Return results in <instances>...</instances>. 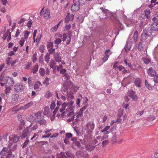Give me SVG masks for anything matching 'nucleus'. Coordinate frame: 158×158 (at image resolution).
<instances>
[{
	"instance_id": "obj_14",
	"label": "nucleus",
	"mask_w": 158,
	"mask_h": 158,
	"mask_svg": "<svg viewBox=\"0 0 158 158\" xmlns=\"http://www.w3.org/2000/svg\"><path fill=\"white\" fill-rule=\"evenodd\" d=\"M149 36H148L147 35L143 33L141 35V40L143 42H146L148 44L150 42V38Z\"/></svg>"
},
{
	"instance_id": "obj_16",
	"label": "nucleus",
	"mask_w": 158,
	"mask_h": 158,
	"mask_svg": "<svg viewBox=\"0 0 158 158\" xmlns=\"http://www.w3.org/2000/svg\"><path fill=\"white\" fill-rule=\"evenodd\" d=\"M148 75L152 77H154L156 74V71L152 68L150 67L148 70Z\"/></svg>"
},
{
	"instance_id": "obj_10",
	"label": "nucleus",
	"mask_w": 158,
	"mask_h": 158,
	"mask_svg": "<svg viewBox=\"0 0 158 158\" xmlns=\"http://www.w3.org/2000/svg\"><path fill=\"white\" fill-rule=\"evenodd\" d=\"M4 80L8 84L9 86H12L14 84L15 81L13 79L9 76H6L4 77Z\"/></svg>"
},
{
	"instance_id": "obj_13",
	"label": "nucleus",
	"mask_w": 158,
	"mask_h": 158,
	"mask_svg": "<svg viewBox=\"0 0 158 158\" xmlns=\"http://www.w3.org/2000/svg\"><path fill=\"white\" fill-rule=\"evenodd\" d=\"M135 94V92L132 90H130L128 91V95L131 97L133 100L135 101L138 99V98Z\"/></svg>"
},
{
	"instance_id": "obj_25",
	"label": "nucleus",
	"mask_w": 158,
	"mask_h": 158,
	"mask_svg": "<svg viewBox=\"0 0 158 158\" xmlns=\"http://www.w3.org/2000/svg\"><path fill=\"white\" fill-rule=\"evenodd\" d=\"M151 29L154 31H158V23L155 22L151 25Z\"/></svg>"
},
{
	"instance_id": "obj_33",
	"label": "nucleus",
	"mask_w": 158,
	"mask_h": 158,
	"mask_svg": "<svg viewBox=\"0 0 158 158\" xmlns=\"http://www.w3.org/2000/svg\"><path fill=\"white\" fill-rule=\"evenodd\" d=\"M38 67L39 65L38 64H36L33 66L32 69V73H33L35 74L38 71Z\"/></svg>"
},
{
	"instance_id": "obj_40",
	"label": "nucleus",
	"mask_w": 158,
	"mask_h": 158,
	"mask_svg": "<svg viewBox=\"0 0 158 158\" xmlns=\"http://www.w3.org/2000/svg\"><path fill=\"white\" fill-rule=\"evenodd\" d=\"M145 85L146 87L149 90H151L152 89V86L151 85L148 83V81L145 80Z\"/></svg>"
},
{
	"instance_id": "obj_46",
	"label": "nucleus",
	"mask_w": 158,
	"mask_h": 158,
	"mask_svg": "<svg viewBox=\"0 0 158 158\" xmlns=\"http://www.w3.org/2000/svg\"><path fill=\"white\" fill-rule=\"evenodd\" d=\"M75 144L77 146V148L79 149H83L84 148L83 147L81 146V143L79 141L76 142L75 143Z\"/></svg>"
},
{
	"instance_id": "obj_24",
	"label": "nucleus",
	"mask_w": 158,
	"mask_h": 158,
	"mask_svg": "<svg viewBox=\"0 0 158 158\" xmlns=\"http://www.w3.org/2000/svg\"><path fill=\"white\" fill-rule=\"evenodd\" d=\"M41 85V83L39 81H37V83L34 85V89L37 91H40L41 89V88L40 87Z\"/></svg>"
},
{
	"instance_id": "obj_21",
	"label": "nucleus",
	"mask_w": 158,
	"mask_h": 158,
	"mask_svg": "<svg viewBox=\"0 0 158 158\" xmlns=\"http://www.w3.org/2000/svg\"><path fill=\"white\" fill-rule=\"evenodd\" d=\"M111 54L110 52V50L109 49L107 50L105 52V56L102 58V60L104 62H105L108 59L109 55Z\"/></svg>"
},
{
	"instance_id": "obj_3",
	"label": "nucleus",
	"mask_w": 158,
	"mask_h": 158,
	"mask_svg": "<svg viewBox=\"0 0 158 158\" xmlns=\"http://www.w3.org/2000/svg\"><path fill=\"white\" fill-rule=\"evenodd\" d=\"M74 4L71 8V10L73 12H76L80 8V6H82L85 3V0H73Z\"/></svg>"
},
{
	"instance_id": "obj_48",
	"label": "nucleus",
	"mask_w": 158,
	"mask_h": 158,
	"mask_svg": "<svg viewBox=\"0 0 158 158\" xmlns=\"http://www.w3.org/2000/svg\"><path fill=\"white\" fill-rule=\"evenodd\" d=\"M42 36L41 34H39L36 38V42H39Z\"/></svg>"
},
{
	"instance_id": "obj_41",
	"label": "nucleus",
	"mask_w": 158,
	"mask_h": 158,
	"mask_svg": "<svg viewBox=\"0 0 158 158\" xmlns=\"http://www.w3.org/2000/svg\"><path fill=\"white\" fill-rule=\"evenodd\" d=\"M58 27L59 26L58 25H55L50 29V31L52 32H55L56 31Z\"/></svg>"
},
{
	"instance_id": "obj_52",
	"label": "nucleus",
	"mask_w": 158,
	"mask_h": 158,
	"mask_svg": "<svg viewBox=\"0 0 158 158\" xmlns=\"http://www.w3.org/2000/svg\"><path fill=\"white\" fill-rule=\"evenodd\" d=\"M66 154L67 155V156L69 157L70 158H74V155L71 153L67 152L66 153Z\"/></svg>"
},
{
	"instance_id": "obj_53",
	"label": "nucleus",
	"mask_w": 158,
	"mask_h": 158,
	"mask_svg": "<svg viewBox=\"0 0 158 158\" xmlns=\"http://www.w3.org/2000/svg\"><path fill=\"white\" fill-rule=\"evenodd\" d=\"M55 51V48H50L48 49V52L51 54H52L54 53Z\"/></svg>"
},
{
	"instance_id": "obj_43",
	"label": "nucleus",
	"mask_w": 158,
	"mask_h": 158,
	"mask_svg": "<svg viewBox=\"0 0 158 158\" xmlns=\"http://www.w3.org/2000/svg\"><path fill=\"white\" fill-rule=\"evenodd\" d=\"M50 59V55L48 53H47L45 56V60L47 63H48Z\"/></svg>"
},
{
	"instance_id": "obj_63",
	"label": "nucleus",
	"mask_w": 158,
	"mask_h": 158,
	"mask_svg": "<svg viewBox=\"0 0 158 158\" xmlns=\"http://www.w3.org/2000/svg\"><path fill=\"white\" fill-rule=\"evenodd\" d=\"M37 60V57L36 56V54H34L33 55V58H32V61L33 63H35L36 60Z\"/></svg>"
},
{
	"instance_id": "obj_20",
	"label": "nucleus",
	"mask_w": 158,
	"mask_h": 158,
	"mask_svg": "<svg viewBox=\"0 0 158 158\" xmlns=\"http://www.w3.org/2000/svg\"><path fill=\"white\" fill-rule=\"evenodd\" d=\"M52 131V129H46L44 131V132L45 134L43 135L42 137V138H48L51 135V133H49Z\"/></svg>"
},
{
	"instance_id": "obj_27",
	"label": "nucleus",
	"mask_w": 158,
	"mask_h": 158,
	"mask_svg": "<svg viewBox=\"0 0 158 158\" xmlns=\"http://www.w3.org/2000/svg\"><path fill=\"white\" fill-rule=\"evenodd\" d=\"M125 23L128 27L133 25L134 23L132 22V20L129 19H126L125 20Z\"/></svg>"
},
{
	"instance_id": "obj_1",
	"label": "nucleus",
	"mask_w": 158,
	"mask_h": 158,
	"mask_svg": "<svg viewBox=\"0 0 158 158\" xmlns=\"http://www.w3.org/2000/svg\"><path fill=\"white\" fill-rule=\"evenodd\" d=\"M68 98H67V101L63 103L61 106V107L60 110V112L62 113L61 114L62 116H65L68 117V121L71 122L74 120L75 115H76L75 120H80L83 116V111L86 109V106H84L81 108L77 114L74 113V102L73 101L69 99L73 98V94H67Z\"/></svg>"
},
{
	"instance_id": "obj_57",
	"label": "nucleus",
	"mask_w": 158,
	"mask_h": 158,
	"mask_svg": "<svg viewBox=\"0 0 158 158\" xmlns=\"http://www.w3.org/2000/svg\"><path fill=\"white\" fill-rule=\"evenodd\" d=\"M56 103L55 102H54L52 101V102L51 103V105H50V108L51 109H53L55 106Z\"/></svg>"
},
{
	"instance_id": "obj_36",
	"label": "nucleus",
	"mask_w": 158,
	"mask_h": 158,
	"mask_svg": "<svg viewBox=\"0 0 158 158\" xmlns=\"http://www.w3.org/2000/svg\"><path fill=\"white\" fill-rule=\"evenodd\" d=\"M54 44H56L55 46L56 48L58 47V45L61 42V40L59 38L56 39L54 41Z\"/></svg>"
},
{
	"instance_id": "obj_54",
	"label": "nucleus",
	"mask_w": 158,
	"mask_h": 158,
	"mask_svg": "<svg viewBox=\"0 0 158 158\" xmlns=\"http://www.w3.org/2000/svg\"><path fill=\"white\" fill-rule=\"evenodd\" d=\"M25 40L23 38H22L21 40L19 41V43L21 47H22L25 42Z\"/></svg>"
},
{
	"instance_id": "obj_60",
	"label": "nucleus",
	"mask_w": 158,
	"mask_h": 158,
	"mask_svg": "<svg viewBox=\"0 0 158 158\" xmlns=\"http://www.w3.org/2000/svg\"><path fill=\"white\" fill-rule=\"evenodd\" d=\"M54 68L55 69H56L57 70L59 71H60V69H62L63 68V67L62 66V65H59V66H55V67H54Z\"/></svg>"
},
{
	"instance_id": "obj_55",
	"label": "nucleus",
	"mask_w": 158,
	"mask_h": 158,
	"mask_svg": "<svg viewBox=\"0 0 158 158\" xmlns=\"http://www.w3.org/2000/svg\"><path fill=\"white\" fill-rule=\"evenodd\" d=\"M32 22H33L31 20H30L29 21L27 24V26L28 28H30L31 27Z\"/></svg>"
},
{
	"instance_id": "obj_51",
	"label": "nucleus",
	"mask_w": 158,
	"mask_h": 158,
	"mask_svg": "<svg viewBox=\"0 0 158 158\" xmlns=\"http://www.w3.org/2000/svg\"><path fill=\"white\" fill-rule=\"evenodd\" d=\"M11 59L10 57H8L6 59V63L7 65H10L11 62Z\"/></svg>"
},
{
	"instance_id": "obj_37",
	"label": "nucleus",
	"mask_w": 158,
	"mask_h": 158,
	"mask_svg": "<svg viewBox=\"0 0 158 158\" xmlns=\"http://www.w3.org/2000/svg\"><path fill=\"white\" fill-rule=\"evenodd\" d=\"M95 148V146L92 145H87L86 147V149L88 151H91L93 150Z\"/></svg>"
},
{
	"instance_id": "obj_59",
	"label": "nucleus",
	"mask_w": 158,
	"mask_h": 158,
	"mask_svg": "<svg viewBox=\"0 0 158 158\" xmlns=\"http://www.w3.org/2000/svg\"><path fill=\"white\" fill-rule=\"evenodd\" d=\"M38 128V126L37 124H35L31 128L32 131H35Z\"/></svg>"
},
{
	"instance_id": "obj_4",
	"label": "nucleus",
	"mask_w": 158,
	"mask_h": 158,
	"mask_svg": "<svg viewBox=\"0 0 158 158\" xmlns=\"http://www.w3.org/2000/svg\"><path fill=\"white\" fill-rule=\"evenodd\" d=\"M42 114L41 112H39L34 114L35 121L39 123L40 125H45L46 123V120L43 118L44 116Z\"/></svg>"
},
{
	"instance_id": "obj_19",
	"label": "nucleus",
	"mask_w": 158,
	"mask_h": 158,
	"mask_svg": "<svg viewBox=\"0 0 158 158\" xmlns=\"http://www.w3.org/2000/svg\"><path fill=\"white\" fill-rule=\"evenodd\" d=\"M152 31L149 28H147L143 31V33L148 36L150 37L152 35Z\"/></svg>"
},
{
	"instance_id": "obj_18",
	"label": "nucleus",
	"mask_w": 158,
	"mask_h": 158,
	"mask_svg": "<svg viewBox=\"0 0 158 158\" xmlns=\"http://www.w3.org/2000/svg\"><path fill=\"white\" fill-rule=\"evenodd\" d=\"M33 103L31 101L28 103L26 104L24 106L20 107L19 109V110H25L26 109L31 107L33 105Z\"/></svg>"
},
{
	"instance_id": "obj_2",
	"label": "nucleus",
	"mask_w": 158,
	"mask_h": 158,
	"mask_svg": "<svg viewBox=\"0 0 158 158\" xmlns=\"http://www.w3.org/2000/svg\"><path fill=\"white\" fill-rule=\"evenodd\" d=\"M94 128L95 124L93 121H89L84 126L82 129L86 131L84 139L85 140H88L92 138Z\"/></svg>"
},
{
	"instance_id": "obj_31",
	"label": "nucleus",
	"mask_w": 158,
	"mask_h": 158,
	"mask_svg": "<svg viewBox=\"0 0 158 158\" xmlns=\"http://www.w3.org/2000/svg\"><path fill=\"white\" fill-rule=\"evenodd\" d=\"M70 18H71L72 20H73L74 18V15H71L70 16L69 14L67 15L65 19V22L66 23H68L70 19Z\"/></svg>"
},
{
	"instance_id": "obj_9",
	"label": "nucleus",
	"mask_w": 158,
	"mask_h": 158,
	"mask_svg": "<svg viewBox=\"0 0 158 158\" xmlns=\"http://www.w3.org/2000/svg\"><path fill=\"white\" fill-rule=\"evenodd\" d=\"M44 115H47L48 116H52V117H51V120L52 121L53 120L55 115L53 116V112L52 113L51 111H50L49 107L46 106L44 108Z\"/></svg>"
},
{
	"instance_id": "obj_23",
	"label": "nucleus",
	"mask_w": 158,
	"mask_h": 158,
	"mask_svg": "<svg viewBox=\"0 0 158 158\" xmlns=\"http://www.w3.org/2000/svg\"><path fill=\"white\" fill-rule=\"evenodd\" d=\"M66 70L64 69H62L60 70V73L62 74L64 77H65L67 80L69 79V76L66 73Z\"/></svg>"
},
{
	"instance_id": "obj_44",
	"label": "nucleus",
	"mask_w": 158,
	"mask_h": 158,
	"mask_svg": "<svg viewBox=\"0 0 158 158\" xmlns=\"http://www.w3.org/2000/svg\"><path fill=\"white\" fill-rule=\"evenodd\" d=\"M11 86H6V89L5 91V94H6L10 92L11 91Z\"/></svg>"
},
{
	"instance_id": "obj_58",
	"label": "nucleus",
	"mask_w": 158,
	"mask_h": 158,
	"mask_svg": "<svg viewBox=\"0 0 158 158\" xmlns=\"http://www.w3.org/2000/svg\"><path fill=\"white\" fill-rule=\"evenodd\" d=\"M123 109H121L119 111L118 114V115L119 117H120L123 115Z\"/></svg>"
},
{
	"instance_id": "obj_5",
	"label": "nucleus",
	"mask_w": 158,
	"mask_h": 158,
	"mask_svg": "<svg viewBox=\"0 0 158 158\" xmlns=\"http://www.w3.org/2000/svg\"><path fill=\"white\" fill-rule=\"evenodd\" d=\"M8 149L6 148H3L0 152V154L2 156H6V158H14V156L12 155L11 151H7ZM1 158H4L2 157Z\"/></svg>"
},
{
	"instance_id": "obj_42",
	"label": "nucleus",
	"mask_w": 158,
	"mask_h": 158,
	"mask_svg": "<svg viewBox=\"0 0 158 158\" xmlns=\"http://www.w3.org/2000/svg\"><path fill=\"white\" fill-rule=\"evenodd\" d=\"M56 64V63L54 60H52L49 62V65L51 68H53Z\"/></svg>"
},
{
	"instance_id": "obj_17",
	"label": "nucleus",
	"mask_w": 158,
	"mask_h": 158,
	"mask_svg": "<svg viewBox=\"0 0 158 158\" xmlns=\"http://www.w3.org/2000/svg\"><path fill=\"white\" fill-rule=\"evenodd\" d=\"M54 58L56 62L58 63L61 61V57L60 56V52H57L55 53L54 54Z\"/></svg>"
},
{
	"instance_id": "obj_32",
	"label": "nucleus",
	"mask_w": 158,
	"mask_h": 158,
	"mask_svg": "<svg viewBox=\"0 0 158 158\" xmlns=\"http://www.w3.org/2000/svg\"><path fill=\"white\" fill-rule=\"evenodd\" d=\"M27 120L31 122L35 120V116L34 115H31L28 116L27 118Z\"/></svg>"
},
{
	"instance_id": "obj_29",
	"label": "nucleus",
	"mask_w": 158,
	"mask_h": 158,
	"mask_svg": "<svg viewBox=\"0 0 158 158\" xmlns=\"http://www.w3.org/2000/svg\"><path fill=\"white\" fill-rule=\"evenodd\" d=\"M50 15V10L47 9L46 10L44 14V17L46 19H48L49 18Z\"/></svg>"
},
{
	"instance_id": "obj_22",
	"label": "nucleus",
	"mask_w": 158,
	"mask_h": 158,
	"mask_svg": "<svg viewBox=\"0 0 158 158\" xmlns=\"http://www.w3.org/2000/svg\"><path fill=\"white\" fill-rule=\"evenodd\" d=\"M134 83L136 87H140L141 86V80L139 78H136L135 80Z\"/></svg>"
},
{
	"instance_id": "obj_28",
	"label": "nucleus",
	"mask_w": 158,
	"mask_h": 158,
	"mask_svg": "<svg viewBox=\"0 0 158 158\" xmlns=\"http://www.w3.org/2000/svg\"><path fill=\"white\" fill-rule=\"evenodd\" d=\"M61 102L60 101H57L56 103L57 106L54 110V111L53 112V116L55 115L56 113L57 112V111H58V110L59 109V106H60V105H61Z\"/></svg>"
},
{
	"instance_id": "obj_61",
	"label": "nucleus",
	"mask_w": 158,
	"mask_h": 158,
	"mask_svg": "<svg viewBox=\"0 0 158 158\" xmlns=\"http://www.w3.org/2000/svg\"><path fill=\"white\" fill-rule=\"evenodd\" d=\"M49 82V79L48 78H46L44 82V84L47 85H48Z\"/></svg>"
},
{
	"instance_id": "obj_8",
	"label": "nucleus",
	"mask_w": 158,
	"mask_h": 158,
	"mask_svg": "<svg viewBox=\"0 0 158 158\" xmlns=\"http://www.w3.org/2000/svg\"><path fill=\"white\" fill-rule=\"evenodd\" d=\"M25 87L22 84L18 83L14 86L15 90L17 92H22L25 89Z\"/></svg>"
},
{
	"instance_id": "obj_50",
	"label": "nucleus",
	"mask_w": 158,
	"mask_h": 158,
	"mask_svg": "<svg viewBox=\"0 0 158 158\" xmlns=\"http://www.w3.org/2000/svg\"><path fill=\"white\" fill-rule=\"evenodd\" d=\"M38 135L36 134H34L33 136L31 139V140H36L38 137Z\"/></svg>"
},
{
	"instance_id": "obj_56",
	"label": "nucleus",
	"mask_w": 158,
	"mask_h": 158,
	"mask_svg": "<svg viewBox=\"0 0 158 158\" xmlns=\"http://www.w3.org/2000/svg\"><path fill=\"white\" fill-rule=\"evenodd\" d=\"M148 158H158V152H156L154 156H151Z\"/></svg>"
},
{
	"instance_id": "obj_38",
	"label": "nucleus",
	"mask_w": 158,
	"mask_h": 158,
	"mask_svg": "<svg viewBox=\"0 0 158 158\" xmlns=\"http://www.w3.org/2000/svg\"><path fill=\"white\" fill-rule=\"evenodd\" d=\"M144 12L146 17L148 19L150 16V11L149 10H145Z\"/></svg>"
},
{
	"instance_id": "obj_30",
	"label": "nucleus",
	"mask_w": 158,
	"mask_h": 158,
	"mask_svg": "<svg viewBox=\"0 0 158 158\" xmlns=\"http://www.w3.org/2000/svg\"><path fill=\"white\" fill-rule=\"evenodd\" d=\"M12 99L13 101L17 102L18 101L19 95L17 94H14L12 95Z\"/></svg>"
},
{
	"instance_id": "obj_15",
	"label": "nucleus",
	"mask_w": 158,
	"mask_h": 158,
	"mask_svg": "<svg viewBox=\"0 0 158 158\" xmlns=\"http://www.w3.org/2000/svg\"><path fill=\"white\" fill-rule=\"evenodd\" d=\"M104 139L102 138V137L99 136L97 137L96 139L93 140V143L97 145L100 143L101 141Z\"/></svg>"
},
{
	"instance_id": "obj_47",
	"label": "nucleus",
	"mask_w": 158,
	"mask_h": 158,
	"mask_svg": "<svg viewBox=\"0 0 158 158\" xmlns=\"http://www.w3.org/2000/svg\"><path fill=\"white\" fill-rule=\"evenodd\" d=\"M144 112V111L143 110L138 111L136 113V115L138 117H140L143 114Z\"/></svg>"
},
{
	"instance_id": "obj_35",
	"label": "nucleus",
	"mask_w": 158,
	"mask_h": 158,
	"mask_svg": "<svg viewBox=\"0 0 158 158\" xmlns=\"http://www.w3.org/2000/svg\"><path fill=\"white\" fill-rule=\"evenodd\" d=\"M39 73L42 76H44L45 74V69L43 68H40L39 70Z\"/></svg>"
},
{
	"instance_id": "obj_39",
	"label": "nucleus",
	"mask_w": 158,
	"mask_h": 158,
	"mask_svg": "<svg viewBox=\"0 0 158 158\" xmlns=\"http://www.w3.org/2000/svg\"><path fill=\"white\" fill-rule=\"evenodd\" d=\"M29 34L30 32L28 31H25L24 33V37L23 38L25 40H27L29 35Z\"/></svg>"
},
{
	"instance_id": "obj_26",
	"label": "nucleus",
	"mask_w": 158,
	"mask_h": 158,
	"mask_svg": "<svg viewBox=\"0 0 158 158\" xmlns=\"http://www.w3.org/2000/svg\"><path fill=\"white\" fill-rule=\"evenodd\" d=\"M102 11L105 14H106V15L107 16H109V15H112V14L111 12L108 10L105 9L103 7H101L100 8Z\"/></svg>"
},
{
	"instance_id": "obj_6",
	"label": "nucleus",
	"mask_w": 158,
	"mask_h": 158,
	"mask_svg": "<svg viewBox=\"0 0 158 158\" xmlns=\"http://www.w3.org/2000/svg\"><path fill=\"white\" fill-rule=\"evenodd\" d=\"M110 128V126H106L103 129L101 130V132L103 134L102 138L103 139H106L108 137V134H109L110 131H108Z\"/></svg>"
},
{
	"instance_id": "obj_64",
	"label": "nucleus",
	"mask_w": 158,
	"mask_h": 158,
	"mask_svg": "<svg viewBox=\"0 0 158 158\" xmlns=\"http://www.w3.org/2000/svg\"><path fill=\"white\" fill-rule=\"evenodd\" d=\"M71 27V26L70 24L66 25L64 27V30H69Z\"/></svg>"
},
{
	"instance_id": "obj_34",
	"label": "nucleus",
	"mask_w": 158,
	"mask_h": 158,
	"mask_svg": "<svg viewBox=\"0 0 158 158\" xmlns=\"http://www.w3.org/2000/svg\"><path fill=\"white\" fill-rule=\"evenodd\" d=\"M57 158H67L64 153L63 152H61L60 154H57Z\"/></svg>"
},
{
	"instance_id": "obj_7",
	"label": "nucleus",
	"mask_w": 158,
	"mask_h": 158,
	"mask_svg": "<svg viewBox=\"0 0 158 158\" xmlns=\"http://www.w3.org/2000/svg\"><path fill=\"white\" fill-rule=\"evenodd\" d=\"M32 126V123H31L29 127H27L23 131L22 134L21 135V138H25L30 133L31 131L30 127Z\"/></svg>"
},
{
	"instance_id": "obj_62",
	"label": "nucleus",
	"mask_w": 158,
	"mask_h": 158,
	"mask_svg": "<svg viewBox=\"0 0 158 158\" xmlns=\"http://www.w3.org/2000/svg\"><path fill=\"white\" fill-rule=\"evenodd\" d=\"M154 77V81L156 83H158V75H155Z\"/></svg>"
},
{
	"instance_id": "obj_11",
	"label": "nucleus",
	"mask_w": 158,
	"mask_h": 158,
	"mask_svg": "<svg viewBox=\"0 0 158 158\" xmlns=\"http://www.w3.org/2000/svg\"><path fill=\"white\" fill-rule=\"evenodd\" d=\"M19 139V137L16 135H11L9 137L10 140L15 143L17 142Z\"/></svg>"
},
{
	"instance_id": "obj_12",
	"label": "nucleus",
	"mask_w": 158,
	"mask_h": 158,
	"mask_svg": "<svg viewBox=\"0 0 158 158\" xmlns=\"http://www.w3.org/2000/svg\"><path fill=\"white\" fill-rule=\"evenodd\" d=\"M138 36V32L137 31H135L132 38H129V40L131 43L135 42L137 41Z\"/></svg>"
},
{
	"instance_id": "obj_49",
	"label": "nucleus",
	"mask_w": 158,
	"mask_h": 158,
	"mask_svg": "<svg viewBox=\"0 0 158 158\" xmlns=\"http://www.w3.org/2000/svg\"><path fill=\"white\" fill-rule=\"evenodd\" d=\"M29 142V140L27 138L26 140L24 142L23 144V148L25 147L26 146H27V145L28 144V143Z\"/></svg>"
},
{
	"instance_id": "obj_45",
	"label": "nucleus",
	"mask_w": 158,
	"mask_h": 158,
	"mask_svg": "<svg viewBox=\"0 0 158 158\" xmlns=\"http://www.w3.org/2000/svg\"><path fill=\"white\" fill-rule=\"evenodd\" d=\"M142 60L146 64H148L151 62V60L148 58H143Z\"/></svg>"
}]
</instances>
